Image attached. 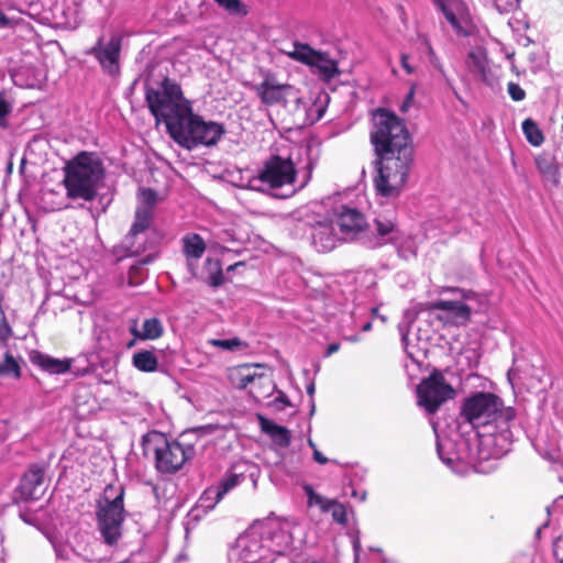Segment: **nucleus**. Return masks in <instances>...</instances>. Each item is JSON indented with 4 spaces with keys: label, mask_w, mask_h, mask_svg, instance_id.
Returning <instances> with one entry per match:
<instances>
[{
    "label": "nucleus",
    "mask_w": 563,
    "mask_h": 563,
    "mask_svg": "<svg viewBox=\"0 0 563 563\" xmlns=\"http://www.w3.org/2000/svg\"><path fill=\"white\" fill-rule=\"evenodd\" d=\"M369 141L375 154L374 187L382 197H398L405 188L413 165L411 135L395 112L377 108L372 111Z\"/></svg>",
    "instance_id": "1"
},
{
    "label": "nucleus",
    "mask_w": 563,
    "mask_h": 563,
    "mask_svg": "<svg viewBox=\"0 0 563 563\" xmlns=\"http://www.w3.org/2000/svg\"><path fill=\"white\" fill-rule=\"evenodd\" d=\"M63 186L66 197L71 200L93 201L102 184L106 169L95 152L81 151L67 161L63 167Z\"/></svg>",
    "instance_id": "2"
},
{
    "label": "nucleus",
    "mask_w": 563,
    "mask_h": 563,
    "mask_svg": "<svg viewBox=\"0 0 563 563\" xmlns=\"http://www.w3.org/2000/svg\"><path fill=\"white\" fill-rule=\"evenodd\" d=\"M161 88L146 87L145 101L156 123L164 122L170 134L184 115L189 113L191 103L184 97L181 87L170 78L165 77Z\"/></svg>",
    "instance_id": "3"
},
{
    "label": "nucleus",
    "mask_w": 563,
    "mask_h": 563,
    "mask_svg": "<svg viewBox=\"0 0 563 563\" xmlns=\"http://www.w3.org/2000/svg\"><path fill=\"white\" fill-rule=\"evenodd\" d=\"M142 449L145 455H153L154 467L162 475L177 473L195 454L194 446H184L155 430L142 437Z\"/></svg>",
    "instance_id": "4"
},
{
    "label": "nucleus",
    "mask_w": 563,
    "mask_h": 563,
    "mask_svg": "<svg viewBox=\"0 0 563 563\" xmlns=\"http://www.w3.org/2000/svg\"><path fill=\"white\" fill-rule=\"evenodd\" d=\"M124 494L123 485L109 484L97 501L98 529L103 542L109 547L117 545L123 534L125 520Z\"/></svg>",
    "instance_id": "5"
},
{
    "label": "nucleus",
    "mask_w": 563,
    "mask_h": 563,
    "mask_svg": "<svg viewBox=\"0 0 563 563\" xmlns=\"http://www.w3.org/2000/svg\"><path fill=\"white\" fill-rule=\"evenodd\" d=\"M224 133L222 123L205 121L202 117L194 113L190 107L189 113L175 125L169 136L181 147L192 150L199 145H216Z\"/></svg>",
    "instance_id": "6"
},
{
    "label": "nucleus",
    "mask_w": 563,
    "mask_h": 563,
    "mask_svg": "<svg viewBox=\"0 0 563 563\" xmlns=\"http://www.w3.org/2000/svg\"><path fill=\"white\" fill-rule=\"evenodd\" d=\"M416 391L418 405L430 415L435 413L444 402L453 399L456 395L453 386L437 368L418 384Z\"/></svg>",
    "instance_id": "7"
},
{
    "label": "nucleus",
    "mask_w": 563,
    "mask_h": 563,
    "mask_svg": "<svg viewBox=\"0 0 563 563\" xmlns=\"http://www.w3.org/2000/svg\"><path fill=\"white\" fill-rule=\"evenodd\" d=\"M255 179L267 185L271 189H278L295 184L297 169L290 157L284 158L279 155H272L263 162Z\"/></svg>",
    "instance_id": "8"
},
{
    "label": "nucleus",
    "mask_w": 563,
    "mask_h": 563,
    "mask_svg": "<svg viewBox=\"0 0 563 563\" xmlns=\"http://www.w3.org/2000/svg\"><path fill=\"white\" fill-rule=\"evenodd\" d=\"M500 407V398L492 393L478 391L466 398L461 408V417L474 427L492 421Z\"/></svg>",
    "instance_id": "9"
},
{
    "label": "nucleus",
    "mask_w": 563,
    "mask_h": 563,
    "mask_svg": "<svg viewBox=\"0 0 563 563\" xmlns=\"http://www.w3.org/2000/svg\"><path fill=\"white\" fill-rule=\"evenodd\" d=\"M289 56L310 67L318 69L319 76L324 81H330L340 74L338 62L332 59L328 53L313 49L305 43H295L294 51Z\"/></svg>",
    "instance_id": "10"
},
{
    "label": "nucleus",
    "mask_w": 563,
    "mask_h": 563,
    "mask_svg": "<svg viewBox=\"0 0 563 563\" xmlns=\"http://www.w3.org/2000/svg\"><path fill=\"white\" fill-rule=\"evenodd\" d=\"M102 42L103 38L99 37L97 43L86 51V54L92 55L104 73L118 76L120 74L121 38L113 36L106 45Z\"/></svg>",
    "instance_id": "11"
},
{
    "label": "nucleus",
    "mask_w": 563,
    "mask_h": 563,
    "mask_svg": "<svg viewBox=\"0 0 563 563\" xmlns=\"http://www.w3.org/2000/svg\"><path fill=\"white\" fill-rule=\"evenodd\" d=\"M44 466L33 463L22 475L15 494L22 501L38 500L44 495Z\"/></svg>",
    "instance_id": "12"
},
{
    "label": "nucleus",
    "mask_w": 563,
    "mask_h": 563,
    "mask_svg": "<svg viewBox=\"0 0 563 563\" xmlns=\"http://www.w3.org/2000/svg\"><path fill=\"white\" fill-rule=\"evenodd\" d=\"M254 89L263 104L268 107L275 104L286 106V97L290 95L292 86L278 82L274 74L266 73L263 81L255 86Z\"/></svg>",
    "instance_id": "13"
},
{
    "label": "nucleus",
    "mask_w": 563,
    "mask_h": 563,
    "mask_svg": "<svg viewBox=\"0 0 563 563\" xmlns=\"http://www.w3.org/2000/svg\"><path fill=\"white\" fill-rule=\"evenodd\" d=\"M336 224L342 234L354 239L360 233L368 229V223L364 213L355 208L342 206L338 214Z\"/></svg>",
    "instance_id": "14"
},
{
    "label": "nucleus",
    "mask_w": 563,
    "mask_h": 563,
    "mask_svg": "<svg viewBox=\"0 0 563 563\" xmlns=\"http://www.w3.org/2000/svg\"><path fill=\"white\" fill-rule=\"evenodd\" d=\"M422 309L426 311H449L451 313L450 322L457 327L466 325L471 321L472 317V309L468 305L454 300H437L426 302Z\"/></svg>",
    "instance_id": "15"
},
{
    "label": "nucleus",
    "mask_w": 563,
    "mask_h": 563,
    "mask_svg": "<svg viewBox=\"0 0 563 563\" xmlns=\"http://www.w3.org/2000/svg\"><path fill=\"white\" fill-rule=\"evenodd\" d=\"M305 492L308 498V506H318L322 512L330 511L333 520L340 525L347 522L346 508L343 504L319 495L310 485L305 486Z\"/></svg>",
    "instance_id": "16"
},
{
    "label": "nucleus",
    "mask_w": 563,
    "mask_h": 563,
    "mask_svg": "<svg viewBox=\"0 0 563 563\" xmlns=\"http://www.w3.org/2000/svg\"><path fill=\"white\" fill-rule=\"evenodd\" d=\"M244 481V474L227 473L217 486L208 487L203 492L201 498L205 500H211L212 504L209 507L213 508L229 492L242 484Z\"/></svg>",
    "instance_id": "17"
},
{
    "label": "nucleus",
    "mask_w": 563,
    "mask_h": 563,
    "mask_svg": "<svg viewBox=\"0 0 563 563\" xmlns=\"http://www.w3.org/2000/svg\"><path fill=\"white\" fill-rule=\"evenodd\" d=\"M312 244L318 252L328 253L336 245V235L331 221H319L312 225L311 232Z\"/></svg>",
    "instance_id": "18"
},
{
    "label": "nucleus",
    "mask_w": 563,
    "mask_h": 563,
    "mask_svg": "<svg viewBox=\"0 0 563 563\" xmlns=\"http://www.w3.org/2000/svg\"><path fill=\"white\" fill-rule=\"evenodd\" d=\"M30 361L33 365L51 374H64L70 369L69 361L54 358L36 350L31 351Z\"/></svg>",
    "instance_id": "19"
},
{
    "label": "nucleus",
    "mask_w": 563,
    "mask_h": 563,
    "mask_svg": "<svg viewBox=\"0 0 563 563\" xmlns=\"http://www.w3.org/2000/svg\"><path fill=\"white\" fill-rule=\"evenodd\" d=\"M258 421L261 431L267 434L273 443L279 448H287L290 445L291 433L286 427L276 424L263 416H258Z\"/></svg>",
    "instance_id": "20"
},
{
    "label": "nucleus",
    "mask_w": 563,
    "mask_h": 563,
    "mask_svg": "<svg viewBox=\"0 0 563 563\" xmlns=\"http://www.w3.org/2000/svg\"><path fill=\"white\" fill-rule=\"evenodd\" d=\"M207 245L198 233H188L181 239V251L189 266L192 261H198L203 255Z\"/></svg>",
    "instance_id": "21"
},
{
    "label": "nucleus",
    "mask_w": 563,
    "mask_h": 563,
    "mask_svg": "<svg viewBox=\"0 0 563 563\" xmlns=\"http://www.w3.org/2000/svg\"><path fill=\"white\" fill-rule=\"evenodd\" d=\"M256 378H261V376L249 364L238 365L228 371V379L231 386L236 389L246 388Z\"/></svg>",
    "instance_id": "22"
},
{
    "label": "nucleus",
    "mask_w": 563,
    "mask_h": 563,
    "mask_svg": "<svg viewBox=\"0 0 563 563\" xmlns=\"http://www.w3.org/2000/svg\"><path fill=\"white\" fill-rule=\"evenodd\" d=\"M154 220V212H150L145 209H136L134 221L130 228V231L126 235V243L129 247H134V240L139 234L145 232L151 228Z\"/></svg>",
    "instance_id": "23"
},
{
    "label": "nucleus",
    "mask_w": 563,
    "mask_h": 563,
    "mask_svg": "<svg viewBox=\"0 0 563 563\" xmlns=\"http://www.w3.org/2000/svg\"><path fill=\"white\" fill-rule=\"evenodd\" d=\"M203 271L206 273V282L212 288L222 286L225 282L222 263L219 258L207 257L203 263Z\"/></svg>",
    "instance_id": "24"
},
{
    "label": "nucleus",
    "mask_w": 563,
    "mask_h": 563,
    "mask_svg": "<svg viewBox=\"0 0 563 563\" xmlns=\"http://www.w3.org/2000/svg\"><path fill=\"white\" fill-rule=\"evenodd\" d=\"M131 333L139 340H156L163 335L164 328L158 318H150L144 320L141 331L134 325Z\"/></svg>",
    "instance_id": "25"
},
{
    "label": "nucleus",
    "mask_w": 563,
    "mask_h": 563,
    "mask_svg": "<svg viewBox=\"0 0 563 563\" xmlns=\"http://www.w3.org/2000/svg\"><path fill=\"white\" fill-rule=\"evenodd\" d=\"M132 364L140 372L153 373L158 367V358L152 351L141 350L133 354Z\"/></svg>",
    "instance_id": "26"
},
{
    "label": "nucleus",
    "mask_w": 563,
    "mask_h": 563,
    "mask_svg": "<svg viewBox=\"0 0 563 563\" xmlns=\"http://www.w3.org/2000/svg\"><path fill=\"white\" fill-rule=\"evenodd\" d=\"M439 10L443 13L446 21L451 24L456 34L461 36H468L470 31L462 23V21L454 14V12L448 8L444 0H433Z\"/></svg>",
    "instance_id": "27"
},
{
    "label": "nucleus",
    "mask_w": 563,
    "mask_h": 563,
    "mask_svg": "<svg viewBox=\"0 0 563 563\" xmlns=\"http://www.w3.org/2000/svg\"><path fill=\"white\" fill-rule=\"evenodd\" d=\"M522 131L527 141L532 146H540L544 141V135L538 124L530 118L522 122Z\"/></svg>",
    "instance_id": "28"
},
{
    "label": "nucleus",
    "mask_w": 563,
    "mask_h": 563,
    "mask_svg": "<svg viewBox=\"0 0 563 563\" xmlns=\"http://www.w3.org/2000/svg\"><path fill=\"white\" fill-rule=\"evenodd\" d=\"M13 376L20 378L22 375L21 367L11 352L4 353L3 362L0 363V376Z\"/></svg>",
    "instance_id": "29"
},
{
    "label": "nucleus",
    "mask_w": 563,
    "mask_h": 563,
    "mask_svg": "<svg viewBox=\"0 0 563 563\" xmlns=\"http://www.w3.org/2000/svg\"><path fill=\"white\" fill-rule=\"evenodd\" d=\"M214 2L230 14L245 16L249 13L247 5L242 0H214Z\"/></svg>",
    "instance_id": "30"
},
{
    "label": "nucleus",
    "mask_w": 563,
    "mask_h": 563,
    "mask_svg": "<svg viewBox=\"0 0 563 563\" xmlns=\"http://www.w3.org/2000/svg\"><path fill=\"white\" fill-rule=\"evenodd\" d=\"M139 198L141 205L136 209H145L150 212H154V208L157 203V192L152 188H142L139 191Z\"/></svg>",
    "instance_id": "31"
},
{
    "label": "nucleus",
    "mask_w": 563,
    "mask_h": 563,
    "mask_svg": "<svg viewBox=\"0 0 563 563\" xmlns=\"http://www.w3.org/2000/svg\"><path fill=\"white\" fill-rule=\"evenodd\" d=\"M536 164L539 172L548 177L554 178L558 176V167L553 162V158L547 155H539L536 158Z\"/></svg>",
    "instance_id": "32"
},
{
    "label": "nucleus",
    "mask_w": 563,
    "mask_h": 563,
    "mask_svg": "<svg viewBox=\"0 0 563 563\" xmlns=\"http://www.w3.org/2000/svg\"><path fill=\"white\" fill-rule=\"evenodd\" d=\"M3 297L0 296V344L7 345L9 339L13 335V330L10 323L7 320L3 307H2Z\"/></svg>",
    "instance_id": "33"
},
{
    "label": "nucleus",
    "mask_w": 563,
    "mask_h": 563,
    "mask_svg": "<svg viewBox=\"0 0 563 563\" xmlns=\"http://www.w3.org/2000/svg\"><path fill=\"white\" fill-rule=\"evenodd\" d=\"M468 58L471 59L474 69L482 76H485L487 71V59L484 52L482 49L472 51L468 53Z\"/></svg>",
    "instance_id": "34"
},
{
    "label": "nucleus",
    "mask_w": 563,
    "mask_h": 563,
    "mask_svg": "<svg viewBox=\"0 0 563 563\" xmlns=\"http://www.w3.org/2000/svg\"><path fill=\"white\" fill-rule=\"evenodd\" d=\"M516 418V410L512 407H505L503 400L500 399V407L494 413L492 421H497L500 423H508Z\"/></svg>",
    "instance_id": "35"
},
{
    "label": "nucleus",
    "mask_w": 563,
    "mask_h": 563,
    "mask_svg": "<svg viewBox=\"0 0 563 563\" xmlns=\"http://www.w3.org/2000/svg\"><path fill=\"white\" fill-rule=\"evenodd\" d=\"M374 223L379 236L389 235L396 230V223L390 219L378 217L374 220Z\"/></svg>",
    "instance_id": "36"
},
{
    "label": "nucleus",
    "mask_w": 563,
    "mask_h": 563,
    "mask_svg": "<svg viewBox=\"0 0 563 563\" xmlns=\"http://www.w3.org/2000/svg\"><path fill=\"white\" fill-rule=\"evenodd\" d=\"M507 91L514 101H522L526 98V91L517 82H508Z\"/></svg>",
    "instance_id": "37"
},
{
    "label": "nucleus",
    "mask_w": 563,
    "mask_h": 563,
    "mask_svg": "<svg viewBox=\"0 0 563 563\" xmlns=\"http://www.w3.org/2000/svg\"><path fill=\"white\" fill-rule=\"evenodd\" d=\"M212 345L224 349V350H233L242 345V342L238 338L229 339V340H212Z\"/></svg>",
    "instance_id": "38"
},
{
    "label": "nucleus",
    "mask_w": 563,
    "mask_h": 563,
    "mask_svg": "<svg viewBox=\"0 0 563 563\" xmlns=\"http://www.w3.org/2000/svg\"><path fill=\"white\" fill-rule=\"evenodd\" d=\"M495 5L500 12H509L518 8L519 0H494Z\"/></svg>",
    "instance_id": "39"
},
{
    "label": "nucleus",
    "mask_w": 563,
    "mask_h": 563,
    "mask_svg": "<svg viewBox=\"0 0 563 563\" xmlns=\"http://www.w3.org/2000/svg\"><path fill=\"white\" fill-rule=\"evenodd\" d=\"M11 106L10 103L0 96V126L7 128V120L5 117L10 113Z\"/></svg>",
    "instance_id": "40"
},
{
    "label": "nucleus",
    "mask_w": 563,
    "mask_h": 563,
    "mask_svg": "<svg viewBox=\"0 0 563 563\" xmlns=\"http://www.w3.org/2000/svg\"><path fill=\"white\" fill-rule=\"evenodd\" d=\"M308 444L313 450V460L317 463L324 465L329 462V459L325 457L320 451L317 450L316 444L311 440L308 441Z\"/></svg>",
    "instance_id": "41"
},
{
    "label": "nucleus",
    "mask_w": 563,
    "mask_h": 563,
    "mask_svg": "<svg viewBox=\"0 0 563 563\" xmlns=\"http://www.w3.org/2000/svg\"><path fill=\"white\" fill-rule=\"evenodd\" d=\"M400 64H401V67L408 73V74H412L413 73V68L411 67V65L409 64V56L406 55V54H402L401 57H400Z\"/></svg>",
    "instance_id": "42"
},
{
    "label": "nucleus",
    "mask_w": 563,
    "mask_h": 563,
    "mask_svg": "<svg viewBox=\"0 0 563 563\" xmlns=\"http://www.w3.org/2000/svg\"><path fill=\"white\" fill-rule=\"evenodd\" d=\"M339 350H340V344L339 343H331L327 347L325 356H330L333 353L338 352Z\"/></svg>",
    "instance_id": "43"
},
{
    "label": "nucleus",
    "mask_w": 563,
    "mask_h": 563,
    "mask_svg": "<svg viewBox=\"0 0 563 563\" xmlns=\"http://www.w3.org/2000/svg\"><path fill=\"white\" fill-rule=\"evenodd\" d=\"M275 402H282L284 406H290V401L288 397L280 393L278 397H276Z\"/></svg>",
    "instance_id": "44"
},
{
    "label": "nucleus",
    "mask_w": 563,
    "mask_h": 563,
    "mask_svg": "<svg viewBox=\"0 0 563 563\" xmlns=\"http://www.w3.org/2000/svg\"><path fill=\"white\" fill-rule=\"evenodd\" d=\"M427 46H428V54H429V56H430V62H431L433 65H435V62H438V57H437V55H435V53H434V51H433L432 46H431L429 43L427 44Z\"/></svg>",
    "instance_id": "45"
},
{
    "label": "nucleus",
    "mask_w": 563,
    "mask_h": 563,
    "mask_svg": "<svg viewBox=\"0 0 563 563\" xmlns=\"http://www.w3.org/2000/svg\"><path fill=\"white\" fill-rule=\"evenodd\" d=\"M413 96H415V87L412 86V87L410 88L409 92L407 93V96H406L405 100H406V101H409V103H411V102H412V100H413Z\"/></svg>",
    "instance_id": "46"
},
{
    "label": "nucleus",
    "mask_w": 563,
    "mask_h": 563,
    "mask_svg": "<svg viewBox=\"0 0 563 563\" xmlns=\"http://www.w3.org/2000/svg\"><path fill=\"white\" fill-rule=\"evenodd\" d=\"M8 24V18L7 15L0 10V25H7Z\"/></svg>",
    "instance_id": "47"
},
{
    "label": "nucleus",
    "mask_w": 563,
    "mask_h": 563,
    "mask_svg": "<svg viewBox=\"0 0 563 563\" xmlns=\"http://www.w3.org/2000/svg\"><path fill=\"white\" fill-rule=\"evenodd\" d=\"M411 103H409V101H406L404 100L402 104L400 106V111L401 112H406L408 110V108L410 107Z\"/></svg>",
    "instance_id": "48"
},
{
    "label": "nucleus",
    "mask_w": 563,
    "mask_h": 563,
    "mask_svg": "<svg viewBox=\"0 0 563 563\" xmlns=\"http://www.w3.org/2000/svg\"><path fill=\"white\" fill-rule=\"evenodd\" d=\"M449 291H452V292H462L463 294V297L464 298H467V296L465 295L464 290L460 289V288H455V287H450L448 288Z\"/></svg>",
    "instance_id": "49"
},
{
    "label": "nucleus",
    "mask_w": 563,
    "mask_h": 563,
    "mask_svg": "<svg viewBox=\"0 0 563 563\" xmlns=\"http://www.w3.org/2000/svg\"><path fill=\"white\" fill-rule=\"evenodd\" d=\"M152 261H153V256L148 255V256L144 257L143 260H141L140 263L145 265V264H150Z\"/></svg>",
    "instance_id": "50"
},
{
    "label": "nucleus",
    "mask_w": 563,
    "mask_h": 563,
    "mask_svg": "<svg viewBox=\"0 0 563 563\" xmlns=\"http://www.w3.org/2000/svg\"><path fill=\"white\" fill-rule=\"evenodd\" d=\"M372 329V322H366L363 327H362V330L363 331H369Z\"/></svg>",
    "instance_id": "51"
},
{
    "label": "nucleus",
    "mask_w": 563,
    "mask_h": 563,
    "mask_svg": "<svg viewBox=\"0 0 563 563\" xmlns=\"http://www.w3.org/2000/svg\"><path fill=\"white\" fill-rule=\"evenodd\" d=\"M139 271V266L136 265H133L131 268H130V275H133L134 273H136Z\"/></svg>",
    "instance_id": "52"
},
{
    "label": "nucleus",
    "mask_w": 563,
    "mask_h": 563,
    "mask_svg": "<svg viewBox=\"0 0 563 563\" xmlns=\"http://www.w3.org/2000/svg\"><path fill=\"white\" fill-rule=\"evenodd\" d=\"M240 264H241V263H235V264H233V265L229 266L228 271H234V268H235L238 265H240Z\"/></svg>",
    "instance_id": "53"
},
{
    "label": "nucleus",
    "mask_w": 563,
    "mask_h": 563,
    "mask_svg": "<svg viewBox=\"0 0 563 563\" xmlns=\"http://www.w3.org/2000/svg\"><path fill=\"white\" fill-rule=\"evenodd\" d=\"M313 390H314V386H313V385H310V386L308 387V393H309V394H312V393H313Z\"/></svg>",
    "instance_id": "54"
},
{
    "label": "nucleus",
    "mask_w": 563,
    "mask_h": 563,
    "mask_svg": "<svg viewBox=\"0 0 563 563\" xmlns=\"http://www.w3.org/2000/svg\"><path fill=\"white\" fill-rule=\"evenodd\" d=\"M133 343H134V342H133V341H131V342L128 344V346H129V347H130V346H132V345H133Z\"/></svg>",
    "instance_id": "55"
},
{
    "label": "nucleus",
    "mask_w": 563,
    "mask_h": 563,
    "mask_svg": "<svg viewBox=\"0 0 563 563\" xmlns=\"http://www.w3.org/2000/svg\"><path fill=\"white\" fill-rule=\"evenodd\" d=\"M560 563H563V558L560 560Z\"/></svg>",
    "instance_id": "56"
}]
</instances>
